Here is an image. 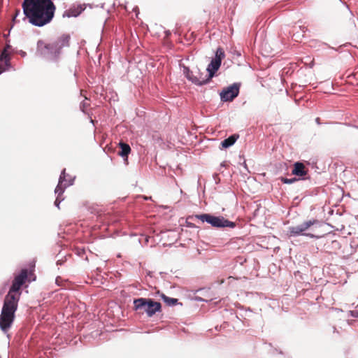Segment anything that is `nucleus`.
<instances>
[{
	"instance_id": "nucleus-1",
	"label": "nucleus",
	"mask_w": 358,
	"mask_h": 358,
	"mask_svg": "<svg viewBox=\"0 0 358 358\" xmlns=\"http://www.w3.org/2000/svg\"><path fill=\"white\" fill-rule=\"evenodd\" d=\"M28 271L22 269L14 278L12 285L4 298L0 315V329L5 333L10 329L14 322L15 313L17 309L18 302L22 293L20 289L25 283Z\"/></svg>"
},
{
	"instance_id": "nucleus-2",
	"label": "nucleus",
	"mask_w": 358,
	"mask_h": 358,
	"mask_svg": "<svg viewBox=\"0 0 358 358\" xmlns=\"http://www.w3.org/2000/svg\"><path fill=\"white\" fill-rule=\"evenodd\" d=\"M22 8L31 24L43 27L54 17L56 6L51 0H24Z\"/></svg>"
},
{
	"instance_id": "nucleus-3",
	"label": "nucleus",
	"mask_w": 358,
	"mask_h": 358,
	"mask_svg": "<svg viewBox=\"0 0 358 358\" xmlns=\"http://www.w3.org/2000/svg\"><path fill=\"white\" fill-rule=\"evenodd\" d=\"M70 38L69 34H63L55 41L49 42L42 40L38 41L37 52L41 56L50 60L57 61L61 54L62 49L69 46Z\"/></svg>"
},
{
	"instance_id": "nucleus-4",
	"label": "nucleus",
	"mask_w": 358,
	"mask_h": 358,
	"mask_svg": "<svg viewBox=\"0 0 358 358\" xmlns=\"http://www.w3.org/2000/svg\"><path fill=\"white\" fill-rule=\"evenodd\" d=\"M319 224L317 220H312L304 222L303 223L289 227V236H306L310 238H320L322 235L319 234L315 229L316 227L313 228L312 231L313 233H306V231L310 228V227Z\"/></svg>"
},
{
	"instance_id": "nucleus-5",
	"label": "nucleus",
	"mask_w": 358,
	"mask_h": 358,
	"mask_svg": "<svg viewBox=\"0 0 358 358\" xmlns=\"http://www.w3.org/2000/svg\"><path fill=\"white\" fill-rule=\"evenodd\" d=\"M134 308L141 313H146L148 317H152L161 310V303L150 299L138 298L134 301Z\"/></svg>"
},
{
	"instance_id": "nucleus-6",
	"label": "nucleus",
	"mask_w": 358,
	"mask_h": 358,
	"mask_svg": "<svg viewBox=\"0 0 358 358\" xmlns=\"http://www.w3.org/2000/svg\"><path fill=\"white\" fill-rule=\"evenodd\" d=\"M195 217L203 222H208L213 227L234 228L236 226L235 222L229 221L222 216L216 217L210 214H201L196 215Z\"/></svg>"
},
{
	"instance_id": "nucleus-7",
	"label": "nucleus",
	"mask_w": 358,
	"mask_h": 358,
	"mask_svg": "<svg viewBox=\"0 0 358 358\" xmlns=\"http://www.w3.org/2000/svg\"><path fill=\"white\" fill-rule=\"evenodd\" d=\"M224 57L225 53L224 50L222 48H218L215 52V58L212 59L206 69L208 75L206 76V78L208 79V82L213 77L215 72L219 69L222 60Z\"/></svg>"
},
{
	"instance_id": "nucleus-8",
	"label": "nucleus",
	"mask_w": 358,
	"mask_h": 358,
	"mask_svg": "<svg viewBox=\"0 0 358 358\" xmlns=\"http://www.w3.org/2000/svg\"><path fill=\"white\" fill-rule=\"evenodd\" d=\"M240 85L234 83L228 87L220 93L221 99L223 101H231L239 93Z\"/></svg>"
},
{
	"instance_id": "nucleus-9",
	"label": "nucleus",
	"mask_w": 358,
	"mask_h": 358,
	"mask_svg": "<svg viewBox=\"0 0 358 358\" xmlns=\"http://www.w3.org/2000/svg\"><path fill=\"white\" fill-rule=\"evenodd\" d=\"M70 185H71V182H66V170L64 169L60 175L59 183L55 188V193L58 194V196H60L63 194L64 189Z\"/></svg>"
},
{
	"instance_id": "nucleus-10",
	"label": "nucleus",
	"mask_w": 358,
	"mask_h": 358,
	"mask_svg": "<svg viewBox=\"0 0 358 358\" xmlns=\"http://www.w3.org/2000/svg\"><path fill=\"white\" fill-rule=\"evenodd\" d=\"M9 48V45L5 48L0 56V74L5 71L6 67L9 65L10 57L7 50V48Z\"/></svg>"
},
{
	"instance_id": "nucleus-11",
	"label": "nucleus",
	"mask_w": 358,
	"mask_h": 358,
	"mask_svg": "<svg viewBox=\"0 0 358 358\" xmlns=\"http://www.w3.org/2000/svg\"><path fill=\"white\" fill-rule=\"evenodd\" d=\"M186 77L189 80H192V83L198 85H203L208 83V79L202 78L201 76L199 77L194 76L192 75V72H189V70L187 72Z\"/></svg>"
},
{
	"instance_id": "nucleus-12",
	"label": "nucleus",
	"mask_w": 358,
	"mask_h": 358,
	"mask_svg": "<svg viewBox=\"0 0 358 358\" xmlns=\"http://www.w3.org/2000/svg\"><path fill=\"white\" fill-rule=\"evenodd\" d=\"M292 174L298 176H304L306 175L304 164L301 162L295 163L294 168L292 170Z\"/></svg>"
},
{
	"instance_id": "nucleus-13",
	"label": "nucleus",
	"mask_w": 358,
	"mask_h": 358,
	"mask_svg": "<svg viewBox=\"0 0 358 358\" xmlns=\"http://www.w3.org/2000/svg\"><path fill=\"white\" fill-rule=\"evenodd\" d=\"M119 146L120 150L118 152V155L122 157H126V159H127L128 155L131 152L130 146L127 143H125L124 142H120L119 143Z\"/></svg>"
},
{
	"instance_id": "nucleus-14",
	"label": "nucleus",
	"mask_w": 358,
	"mask_h": 358,
	"mask_svg": "<svg viewBox=\"0 0 358 358\" xmlns=\"http://www.w3.org/2000/svg\"><path fill=\"white\" fill-rule=\"evenodd\" d=\"M239 136L237 134H234L230 136L229 138L224 139L222 141L221 145L224 148H227L231 145H233L236 140L238 138Z\"/></svg>"
},
{
	"instance_id": "nucleus-15",
	"label": "nucleus",
	"mask_w": 358,
	"mask_h": 358,
	"mask_svg": "<svg viewBox=\"0 0 358 358\" xmlns=\"http://www.w3.org/2000/svg\"><path fill=\"white\" fill-rule=\"evenodd\" d=\"M161 297L168 306H174L178 303L177 299L170 298L164 294H161Z\"/></svg>"
},
{
	"instance_id": "nucleus-16",
	"label": "nucleus",
	"mask_w": 358,
	"mask_h": 358,
	"mask_svg": "<svg viewBox=\"0 0 358 358\" xmlns=\"http://www.w3.org/2000/svg\"><path fill=\"white\" fill-rule=\"evenodd\" d=\"M81 10L82 9L80 8V10L79 11H76V12H74L73 10H69L67 11L66 15L68 17H71V16L76 17L77 15H78L80 13Z\"/></svg>"
},
{
	"instance_id": "nucleus-17",
	"label": "nucleus",
	"mask_w": 358,
	"mask_h": 358,
	"mask_svg": "<svg viewBox=\"0 0 358 358\" xmlns=\"http://www.w3.org/2000/svg\"><path fill=\"white\" fill-rule=\"evenodd\" d=\"M282 182H284V183H287V184H290V183H292L295 181L297 180L296 178H292V179H288V178H282L281 179Z\"/></svg>"
},
{
	"instance_id": "nucleus-18",
	"label": "nucleus",
	"mask_w": 358,
	"mask_h": 358,
	"mask_svg": "<svg viewBox=\"0 0 358 358\" xmlns=\"http://www.w3.org/2000/svg\"><path fill=\"white\" fill-rule=\"evenodd\" d=\"M63 280L60 278V277H57L56 278V283L59 285V286H62L63 285Z\"/></svg>"
},
{
	"instance_id": "nucleus-19",
	"label": "nucleus",
	"mask_w": 358,
	"mask_h": 358,
	"mask_svg": "<svg viewBox=\"0 0 358 358\" xmlns=\"http://www.w3.org/2000/svg\"><path fill=\"white\" fill-rule=\"evenodd\" d=\"M351 313V315L352 317H358V313L357 311H355V310H352L350 312Z\"/></svg>"
},
{
	"instance_id": "nucleus-20",
	"label": "nucleus",
	"mask_w": 358,
	"mask_h": 358,
	"mask_svg": "<svg viewBox=\"0 0 358 358\" xmlns=\"http://www.w3.org/2000/svg\"><path fill=\"white\" fill-rule=\"evenodd\" d=\"M60 201L59 200V198L57 197L55 201V204L59 207V203Z\"/></svg>"
},
{
	"instance_id": "nucleus-21",
	"label": "nucleus",
	"mask_w": 358,
	"mask_h": 358,
	"mask_svg": "<svg viewBox=\"0 0 358 358\" xmlns=\"http://www.w3.org/2000/svg\"><path fill=\"white\" fill-rule=\"evenodd\" d=\"M315 122H317V124H320V117H317L315 119Z\"/></svg>"
},
{
	"instance_id": "nucleus-22",
	"label": "nucleus",
	"mask_w": 358,
	"mask_h": 358,
	"mask_svg": "<svg viewBox=\"0 0 358 358\" xmlns=\"http://www.w3.org/2000/svg\"><path fill=\"white\" fill-rule=\"evenodd\" d=\"M18 13H20V10H17L16 15H15V16L14 17L13 20H15L16 17H17V14H18Z\"/></svg>"
}]
</instances>
